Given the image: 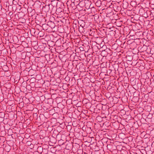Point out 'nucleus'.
<instances>
[{
  "label": "nucleus",
  "mask_w": 154,
  "mask_h": 154,
  "mask_svg": "<svg viewBox=\"0 0 154 154\" xmlns=\"http://www.w3.org/2000/svg\"><path fill=\"white\" fill-rule=\"evenodd\" d=\"M9 14H11V12H10L9 13Z\"/></svg>",
  "instance_id": "nucleus-9"
},
{
  "label": "nucleus",
  "mask_w": 154,
  "mask_h": 154,
  "mask_svg": "<svg viewBox=\"0 0 154 154\" xmlns=\"http://www.w3.org/2000/svg\"><path fill=\"white\" fill-rule=\"evenodd\" d=\"M46 9V11L47 9V8H45Z\"/></svg>",
  "instance_id": "nucleus-10"
},
{
  "label": "nucleus",
  "mask_w": 154,
  "mask_h": 154,
  "mask_svg": "<svg viewBox=\"0 0 154 154\" xmlns=\"http://www.w3.org/2000/svg\"><path fill=\"white\" fill-rule=\"evenodd\" d=\"M70 5H71V6H72V8H73V9H75V7H74V5H75V3L74 2H73V3H71L70 4Z\"/></svg>",
  "instance_id": "nucleus-7"
},
{
  "label": "nucleus",
  "mask_w": 154,
  "mask_h": 154,
  "mask_svg": "<svg viewBox=\"0 0 154 154\" xmlns=\"http://www.w3.org/2000/svg\"><path fill=\"white\" fill-rule=\"evenodd\" d=\"M63 9L59 7L58 8H56L55 11L57 14H59L62 11Z\"/></svg>",
  "instance_id": "nucleus-4"
},
{
  "label": "nucleus",
  "mask_w": 154,
  "mask_h": 154,
  "mask_svg": "<svg viewBox=\"0 0 154 154\" xmlns=\"http://www.w3.org/2000/svg\"><path fill=\"white\" fill-rule=\"evenodd\" d=\"M107 147L109 149L110 151L116 150L117 149L116 146L114 143L108 145Z\"/></svg>",
  "instance_id": "nucleus-2"
},
{
  "label": "nucleus",
  "mask_w": 154,
  "mask_h": 154,
  "mask_svg": "<svg viewBox=\"0 0 154 154\" xmlns=\"http://www.w3.org/2000/svg\"><path fill=\"white\" fill-rule=\"evenodd\" d=\"M97 7H99L101 5V2L100 0L97 1L95 3Z\"/></svg>",
  "instance_id": "nucleus-5"
},
{
  "label": "nucleus",
  "mask_w": 154,
  "mask_h": 154,
  "mask_svg": "<svg viewBox=\"0 0 154 154\" xmlns=\"http://www.w3.org/2000/svg\"><path fill=\"white\" fill-rule=\"evenodd\" d=\"M99 16L95 15L94 18L95 20H97L99 18Z\"/></svg>",
  "instance_id": "nucleus-8"
},
{
  "label": "nucleus",
  "mask_w": 154,
  "mask_h": 154,
  "mask_svg": "<svg viewBox=\"0 0 154 154\" xmlns=\"http://www.w3.org/2000/svg\"><path fill=\"white\" fill-rule=\"evenodd\" d=\"M57 3V2L55 1H52L51 3L50 4L53 6L54 7L55 10H56Z\"/></svg>",
  "instance_id": "nucleus-3"
},
{
  "label": "nucleus",
  "mask_w": 154,
  "mask_h": 154,
  "mask_svg": "<svg viewBox=\"0 0 154 154\" xmlns=\"http://www.w3.org/2000/svg\"><path fill=\"white\" fill-rule=\"evenodd\" d=\"M44 8H47L46 11L48 12L49 11L50 12H54L56 10H55L54 7L52 5L50 4L48 5H46L44 7Z\"/></svg>",
  "instance_id": "nucleus-1"
},
{
  "label": "nucleus",
  "mask_w": 154,
  "mask_h": 154,
  "mask_svg": "<svg viewBox=\"0 0 154 154\" xmlns=\"http://www.w3.org/2000/svg\"><path fill=\"white\" fill-rule=\"evenodd\" d=\"M78 0H74V2L75 3V4H76V5H79V4L80 3V2L79 3V4L76 3L78 2Z\"/></svg>",
  "instance_id": "nucleus-6"
}]
</instances>
